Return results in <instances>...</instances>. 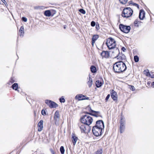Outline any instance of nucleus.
<instances>
[{"mask_svg": "<svg viewBox=\"0 0 154 154\" xmlns=\"http://www.w3.org/2000/svg\"><path fill=\"white\" fill-rule=\"evenodd\" d=\"M43 121L41 120L39 122L38 124V131H41L43 128Z\"/></svg>", "mask_w": 154, "mask_h": 154, "instance_id": "13", "label": "nucleus"}, {"mask_svg": "<svg viewBox=\"0 0 154 154\" xmlns=\"http://www.w3.org/2000/svg\"><path fill=\"white\" fill-rule=\"evenodd\" d=\"M80 121L81 123L87 125V127H88L92 122L93 119L90 116L85 115L83 116L81 118Z\"/></svg>", "mask_w": 154, "mask_h": 154, "instance_id": "2", "label": "nucleus"}, {"mask_svg": "<svg viewBox=\"0 0 154 154\" xmlns=\"http://www.w3.org/2000/svg\"><path fill=\"white\" fill-rule=\"evenodd\" d=\"M59 101L61 103H64L65 102V100L64 98V97L62 96L61 98L59 99Z\"/></svg>", "mask_w": 154, "mask_h": 154, "instance_id": "30", "label": "nucleus"}, {"mask_svg": "<svg viewBox=\"0 0 154 154\" xmlns=\"http://www.w3.org/2000/svg\"><path fill=\"white\" fill-rule=\"evenodd\" d=\"M11 87L13 89L16 91H17L18 92H19V90H17L18 88V85L17 83H14L12 85Z\"/></svg>", "mask_w": 154, "mask_h": 154, "instance_id": "23", "label": "nucleus"}, {"mask_svg": "<svg viewBox=\"0 0 154 154\" xmlns=\"http://www.w3.org/2000/svg\"><path fill=\"white\" fill-rule=\"evenodd\" d=\"M106 43L109 49H113L116 46V41L112 38H108L107 40Z\"/></svg>", "mask_w": 154, "mask_h": 154, "instance_id": "4", "label": "nucleus"}, {"mask_svg": "<svg viewBox=\"0 0 154 154\" xmlns=\"http://www.w3.org/2000/svg\"><path fill=\"white\" fill-rule=\"evenodd\" d=\"M127 67L125 63L123 61H119L115 63L113 66V69L116 73H120L125 71Z\"/></svg>", "mask_w": 154, "mask_h": 154, "instance_id": "1", "label": "nucleus"}, {"mask_svg": "<svg viewBox=\"0 0 154 154\" xmlns=\"http://www.w3.org/2000/svg\"><path fill=\"white\" fill-rule=\"evenodd\" d=\"M145 12L144 11L143 9H141L140 10L139 14V18L140 20H143L144 18L145 17Z\"/></svg>", "mask_w": 154, "mask_h": 154, "instance_id": "14", "label": "nucleus"}, {"mask_svg": "<svg viewBox=\"0 0 154 154\" xmlns=\"http://www.w3.org/2000/svg\"><path fill=\"white\" fill-rule=\"evenodd\" d=\"M134 60L135 62H137L139 60V58L138 56L136 55L134 57Z\"/></svg>", "mask_w": 154, "mask_h": 154, "instance_id": "31", "label": "nucleus"}, {"mask_svg": "<svg viewBox=\"0 0 154 154\" xmlns=\"http://www.w3.org/2000/svg\"><path fill=\"white\" fill-rule=\"evenodd\" d=\"M64 29H65V28H66V27H65V26H64Z\"/></svg>", "mask_w": 154, "mask_h": 154, "instance_id": "52", "label": "nucleus"}, {"mask_svg": "<svg viewBox=\"0 0 154 154\" xmlns=\"http://www.w3.org/2000/svg\"><path fill=\"white\" fill-rule=\"evenodd\" d=\"M79 11L83 14H85L86 13L85 11L82 9H80L79 10Z\"/></svg>", "mask_w": 154, "mask_h": 154, "instance_id": "36", "label": "nucleus"}, {"mask_svg": "<svg viewBox=\"0 0 154 154\" xmlns=\"http://www.w3.org/2000/svg\"><path fill=\"white\" fill-rule=\"evenodd\" d=\"M51 100H45V103L49 106L50 105L51 102Z\"/></svg>", "mask_w": 154, "mask_h": 154, "instance_id": "33", "label": "nucleus"}, {"mask_svg": "<svg viewBox=\"0 0 154 154\" xmlns=\"http://www.w3.org/2000/svg\"><path fill=\"white\" fill-rule=\"evenodd\" d=\"M88 80L87 84L88 85L89 88H91L92 85L93 83V80L91 78V77L89 75V78H88Z\"/></svg>", "mask_w": 154, "mask_h": 154, "instance_id": "19", "label": "nucleus"}, {"mask_svg": "<svg viewBox=\"0 0 154 154\" xmlns=\"http://www.w3.org/2000/svg\"><path fill=\"white\" fill-rule=\"evenodd\" d=\"M79 126L82 133H85L86 131V127L85 125L81 123L79 125Z\"/></svg>", "mask_w": 154, "mask_h": 154, "instance_id": "11", "label": "nucleus"}, {"mask_svg": "<svg viewBox=\"0 0 154 154\" xmlns=\"http://www.w3.org/2000/svg\"><path fill=\"white\" fill-rule=\"evenodd\" d=\"M101 55L103 57L108 58L109 53L108 51H103L101 54Z\"/></svg>", "mask_w": 154, "mask_h": 154, "instance_id": "18", "label": "nucleus"}, {"mask_svg": "<svg viewBox=\"0 0 154 154\" xmlns=\"http://www.w3.org/2000/svg\"><path fill=\"white\" fill-rule=\"evenodd\" d=\"M22 20L24 22H26L27 21V18L24 17H23L22 18Z\"/></svg>", "mask_w": 154, "mask_h": 154, "instance_id": "40", "label": "nucleus"}, {"mask_svg": "<svg viewBox=\"0 0 154 154\" xmlns=\"http://www.w3.org/2000/svg\"><path fill=\"white\" fill-rule=\"evenodd\" d=\"M133 13V10L130 8H125L122 11V15L124 17H131Z\"/></svg>", "mask_w": 154, "mask_h": 154, "instance_id": "3", "label": "nucleus"}, {"mask_svg": "<svg viewBox=\"0 0 154 154\" xmlns=\"http://www.w3.org/2000/svg\"><path fill=\"white\" fill-rule=\"evenodd\" d=\"M94 127H96L103 130L104 127L103 122L101 120H98L96 122V125Z\"/></svg>", "mask_w": 154, "mask_h": 154, "instance_id": "9", "label": "nucleus"}, {"mask_svg": "<svg viewBox=\"0 0 154 154\" xmlns=\"http://www.w3.org/2000/svg\"><path fill=\"white\" fill-rule=\"evenodd\" d=\"M140 23V22L138 20H136L134 22V26L138 27L139 26L138 24Z\"/></svg>", "mask_w": 154, "mask_h": 154, "instance_id": "32", "label": "nucleus"}, {"mask_svg": "<svg viewBox=\"0 0 154 154\" xmlns=\"http://www.w3.org/2000/svg\"><path fill=\"white\" fill-rule=\"evenodd\" d=\"M125 118H123L121 117V119L120 121V125H125Z\"/></svg>", "mask_w": 154, "mask_h": 154, "instance_id": "28", "label": "nucleus"}, {"mask_svg": "<svg viewBox=\"0 0 154 154\" xmlns=\"http://www.w3.org/2000/svg\"><path fill=\"white\" fill-rule=\"evenodd\" d=\"M133 5L136 6L138 8H139V5L135 3H133Z\"/></svg>", "mask_w": 154, "mask_h": 154, "instance_id": "41", "label": "nucleus"}, {"mask_svg": "<svg viewBox=\"0 0 154 154\" xmlns=\"http://www.w3.org/2000/svg\"><path fill=\"white\" fill-rule=\"evenodd\" d=\"M11 82L12 83H13L14 82V81L12 79H11Z\"/></svg>", "mask_w": 154, "mask_h": 154, "instance_id": "46", "label": "nucleus"}, {"mask_svg": "<svg viewBox=\"0 0 154 154\" xmlns=\"http://www.w3.org/2000/svg\"><path fill=\"white\" fill-rule=\"evenodd\" d=\"M60 151L61 154H64L65 152V149L63 146H61L60 148Z\"/></svg>", "mask_w": 154, "mask_h": 154, "instance_id": "29", "label": "nucleus"}, {"mask_svg": "<svg viewBox=\"0 0 154 154\" xmlns=\"http://www.w3.org/2000/svg\"><path fill=\"white\" fill-rule=\"evenodd\" d=\"M75 99L78 100L79 101L89 100V97H86L82 94H79L76 95L75 97Z\"/></svg>", "mask_w": 154, "mask_h": 154, "instance_id": "8", "label": "nucleus"}, {"mask_svg": "<svg viewBox=\"0 0 154 154\" xmlns=\"http://www.w3.org/2000/svg\"><path fill=\"white\" fill-rule=\"evenodd\" d=\"M58 105L54 102L51 101L49 107L51 108H56L58 107Z\"/></svg>", "mask_w": 154, "mask_h": 154, "instance_id": "21", "label": "nucleus"}, {"mask_svg": "<svg viewBox=\"0 0 154 154\" xmlns=\"http://www.w3.org/2000/svg\"><path fill=\"white\" fill-rule=\"evenodd\" d=\"M102 85V83L99 80H97L96 82V86L97 88H99Z\"/></svg>", "mask_w": 154, "mask_h": 154, "instance_id": "24", "label": "nucleus"}, {"mask_svg": "<svg viewBox=\"0 0 154 154\" xmlns=\"http://www.w3.org/2000/svg\"><path fill=\"white\" fill-rule=\"evenodd\" d=\"M96 28L97 29H99V25H98L96 24Z\"/></svg>", "mask_w": 154, "mask_h": 154, "instance_id": "45", "label": "nucleus"}, {"mask_svg": "<svg viewBox=\"0 0 154 154\" xmlns=\"http://www.w3.org/2000/svg\"><path fill=\"white\" fill-rule=\"evenodd\" d=\"M112 53L113 54V56H115V58H117V56H119L120 54L119 49L118 48L115 47L114 48V50L112 51Z\"/></svg>", "mask_w": 154, "mask_h": 154, "instance_id": "12", "label": "nucleus"}, {"mask_svg": "<svg viewBox=\"0 0 154 154\" xmlns=\"http://www.w3.org/2000/svg\"><path fill=\"white\" fill-rule=\"evenodd\" d=\"M41 113H42V114L43 115H44V116L46 115V112L45 111L44 109H42V110Z\"/></svg>", "mask_w": 154, "mask_h": 154, "instance_id": "37", "label": "nucleus"}, {"mask_svg": "<svg viewBox=\"0 0 154 154\" xmlns=\"http://www.w3.org/2000/svg\"><path fill=\"white\" fill-rule=\"evenodd\" d=\"M119 27L122 31L126 33H128L131 29V27L130 26H125L122 24H120Z\"/></svg>", "mask_w": 154, "mask_h": 154, "instance_id": "7", "label": "nucleus"}, {"mask_svg": "<svg viewBox=\"0 0 154 154\" xmlns=\"http://www.w3.org/2000/svg\"><path fill=\"white\" fill-rule=\"evenodd\" d=\"M150 84V83H149V82H148L147 83V85H149Z\"/></svg>", "mask_w": 154, "mask_h": 154, "instance_id": "50", "label": "nucleus"}, {"mask_svg": "<svg viewBox=\"0 0 154 154\" xmlns=\"http://www.w3.org/2000/svg\"><path fill=\"white\" fill-rule=\"evenodd\" d=\"M44 15L47 17H50L51 16V12L50 10H46L45 11Z\"/></svg>", "mask_w": 154, "mask_h": 154, "instance_id": "26", "label": "nucleus"}, {"mask_svg": "<svg viewBox=\"0 0 154 154\" xmlns=\"http://www.w3.org/2000/svg\"><path fill=\"white\" fill-rule=\"evenodd\" d=\"M152 87L153 88L154 87V82H153L152 83Z\"/></svg>", "mask_w": 154, "mask_h": 154, "instance_id": "47", "label": "nucleus"}, {"mask_svg": "<svg viewBox=\"0 0 154 154\" xmlns=\"http://www.w3.org/2000/svg\"><path fill=\"white\" fill-rule=\"evenodd\" d=\"M2 0V2H4V1H5V0Z\"/></svg>", "mask_w": 154, "mask_h": 154, "instance_id": "51", "label": "nucleus"}, {"mask_svg": "<svg viewBox=\"0 0 154 154\" xmlns=\"http://www.w3.org/2000/svg\"><path fill=\"white\" fill-rule=\"evenodd\" d=\"M151 77L152 78H154V74L152 75V76H151Z\"/></svg>", "mask_w": 154, "mask_h": 154, "instance_id": "49", "label": "nucleus"}, {"mask_svg": "<svg viewBox=\"0 0 154 154\" xmlns=\"http://www.w3.org/2000/svg\"><path fill=\"white\" fill-rule=\"evenodd\" d=\"M125 56L124 54L122 53L119 54V56H117V59L119 60L120 61H123L125 60Z\"/></svg>", "mask_w": 154, "mask_h": 154, "instance_id": "15", "label": "nucleus"}, {"mask_svg": "<svg viewBox=\"0 0 154 154\" xmlns=\"http://www.w3.org/2000/svg\"><path fill=\"white\" fill-rule=\"evenodd\" d=\"M102 150L101 149L97 150V151L95 153V154H102Z\"/></svg>", "mask_w": 154, "mask_h": 154, "instance_id": "35", "label": "nucleus"}, {"mask_svg": "<svg viewBox=\"0 0 154 154\" xmlns=\"http://www.w3.org/2000/svg\"><path fill=\"white\" fill-rule=\"evenodd\" d=\"M103 130L96 127L93 126L92 131L94 135L96 137H98L101 135Z\"/></svg>", "mask_w": 154, "mask_h": 154, "instance_id": "6", "label": "nucleus"}, {"mask_svg": "<svg viewBox=\"0 0 154 154\" xmlns=\"http://www.w3.org/2000/svg\"><path fill=\"white\" fill-rule=\"evenodd\" d=\"M95 22L94 21H92L91 22V25L92 26H94L95 25Z\"/></svg>", "mask_w": 154, "mask_h": 154, "instance_id": "38", "label": "nucleus"}, {"mask_svg": "<svg viewBox=\"0 0 154 154\" xmlns=\"http://www.w3.org/2000/svg\"><path fill=\"white\" fill-rule=\"evenodd\" d=\"M86 109L88 110L90 112H91L92 113L86 112H85V113L91 115L96 117L101 116L100 112L99 111H96L92 110L89 106H88Z\"/></svg>", "mask_w": 154, "mask_h": 154, "instance_id": "5", "label": "nucleus"}, {"mask_svg": "<svg viewBox=\"0 0 154 154\" xmlns=\"http://www.w3.org/2000/svg\"><path fill=\"white\" fill-rule=\"evenodd\" d=\"M60 117L59 112L57 111L54 113V119L55 121V123H56L57 121H58Z\"/></svg>", "mask_w": 154, "mask_h": 154, "instance_id": "16", "label": "nucleus"}, {"mask_svg": "<svg viewBox=\"0 0 154 154\" xmlns=\"http://www.w3.org/2000/svg\"><path fill=\"white\" fill-rule=\"evenodd\" d=\"M125 128V125H120V132L122 133L124 132Z\"/></svg>", "mask_w": 154, "mask_h": 154, "instance_id": "25", "label": "nucleus"}, {"mask_svg": "<svg viewBox=\"0 0 154 154\" xmlns=\"http://www.w3.org/2000/svg\"><path fill=\"white\" fill-rule=\"evenodd\" d=\"M129 4H132V5H133V3H132V1H130V2H129Z\"/></svg>", "mask_w": 154, "mask_h": 154, "instance_id": "48", "label": "nucleus"}, {"mask_svg": "<svg viewBox=\"0 0 154 154\" xmlns=\"http://www.w3.org/2000/svg\"><path fill=\"white\" fill-rule=\"evenodd\" d=\"M110 96V95L109 94H108L107 95V96L106 97V98H105V100L106 101H107L109 98Z\"/></svg>", "mask_w": 154, "mask_h": 154, "instance_id": "39", "label": "nucleus"}, {"mask_svg": "<svg viewBox=\"0 0 154 154\" xmlns=\"http://www.w3.org/2000/svg\"><path fill=\"white\" fill-rule=\"evenodd\" d=\"M50 150H51V153H52V154H55V153L54 152V150L52 149H50Z\"/></svg>", "mask_w": 154, "mask_h": 154, "instance_id": "44", "label": "nucleus"}, {"mask_svg": "<svg viewBox=\"0 0 154 154\" xmlns=\"http://www.w3.org/2000/svg\"><path fill=\"white\" fill-rule=\"evenodd\" d=\"M72 141L73 145H75L78 139V138L75 136L74 134L72 133Z\"/></svg>", "mask_w": 154, "mask_h": 154, "instance_id": "17", "label": "nucleus"}, {"mask_svg": "<svg viewBox=\"0 0 154 154\" xmlns=\"http://www.w3.org/2000/svg\"><path fill=\"white\" fill-rule=\"evenodd\" d=\"M98 38L99 36L98 35H93L92 39V43L93 45L94 43Z\"/></svg>", "mask_w": 154, "mask_h": 154, "instance_id": "20", "label": "nucleus"}, {"mask_svg": "<svg viewBox=\"0 0 154 154\" xmlns=\"http://www.w3.org/2000/svg\"><path fill=\"white\" fill-rule=\"evenodd\" d=\"M122 50L123 51H126V49L124 47H122Z\"/></svg>", "mask_w": 154, "mask_h": 154, "instance_id": "43", "label": "nucleus"}, {"mask_svg": "<svg viewBox=\"0 0 154 154\" xmlns=\"http://www.w3.org/2000/svg\"><path fill=\"white\" fill-rule=\"evenodd\" d=\"M91 70L93 73H95L96 72V67L94 66H92L91 67Z\"/></svg>", "mask_w": 154, "mask_h": 154, "instance_id": "27", "label": "nucleus"}, {"mask_svg": "<svg viewBox=\"0 0 154 154\" xmlns=\"http://www.w3.org/2000/svg\"><path fill=\"white\" fill-rule=\"evenodd\" d=\"M19 32L20 36H22L23 37L24 34V27L23 26H21L19 30Z\"/></svg>", "mask_w": 154, "mask_h": 154, "instance_id": "22", "label": "nucleus"}, {"mask_svg": "<svg viewBox=\"0 0 154 154\" xmlns=\"http://www.w3.org/2000/svg\"><path fill=\"white\" fill-rule=\"evenodd\" d=\"M110 91V93L111 98L114 101H117L118 96L116 92L113 90Z\"/></svg>", "mask_w": 154, "mask_h": 154, "instance_id": "10", "label": "nucleus"}, {"mask_svg": "<svg viewBox=\"0 0 154 154\" xmlns=\"http://www.w3.org/2000/svg\"><path fill=\"white\" fill-rule=\"evenodd\" d=\"M130 89H131V90L133 91L135 90V88L133 86L131 85V87H130Z\"/></svg>", "mask_w": 154, "mask_h": 154, "instance_id": "42", "label": "nucleus"}, {"mask_svg": "<svg viewBox=\"0 0 154 154\" xmlns=\"http://www.w3.org/2000/svg\"><path fill=\"white\" fill-rule=\"evenodd\" d=\"M128 1V0H119L120 2L123 4H125Z\"/></svg>", "mask_w": 154, "mask_h": 154, "instance_id": "34", "label": "nucleus"}]
</instances>
